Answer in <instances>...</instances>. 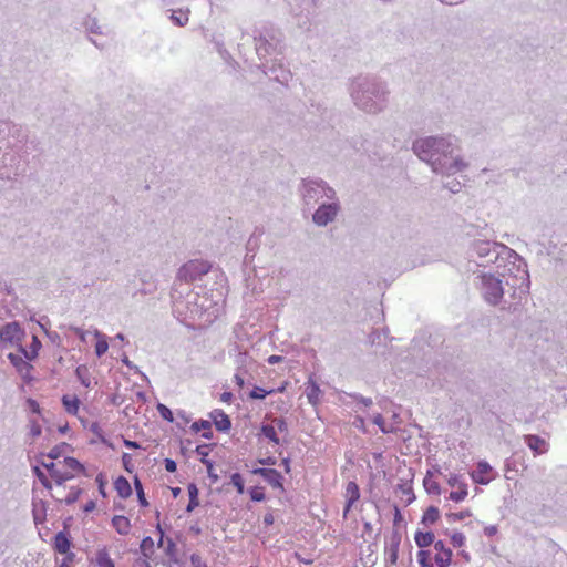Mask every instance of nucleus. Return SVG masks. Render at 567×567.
<instances>
[{
  "label": "nucleus",
  "instance_id": "nucleus-1",
  "mask_svg": "<svg viewBox=\"0 0 567 567\" xmlns=\"http://www.w3.org/2000/svg\"><path fill=\"white\" fill-rule=\"evenodd\" d=\"M414 153L427 162L434 172L442 174H455L466 167V163L460 157H453V147L443 137L420 138L413 144Z\"/></svg>",
  "mask_w": 567,
  "mask_h": 567
},
{
  "label": "nucleus",
  "instance_id": "nucleus-2",
  "mask_svg": "<svg viewBox=\"0 0 567 567\" xmlns=\"http://www.w3.org/2000/svg\"><path fill=\"white\" fill-rule=\"evenodd\" d=\"M42 465L47 468L56 486H61L66 481L85 472L84 466L74 457H65L62 461L50 463L43 462Z\"/></svg>",
  "mask_w": 567,
  "mask_h": 567
},
{
  "label": "nucleus",
  "instance_id": "nucleus-3",
  "mask_svg": "<svg viewBox=\"0 0 567 567\" xmlns=\"http://www.w3.org/2000/svg\"><path fill=\"white\" fill-rule=\"evenodd\" d=\"M482 282L485 300L492 305H497L504 295L501 280L492 275H485Z\"/></svg>",
  "mask_w": 567,
  "mask_h": 567
},
{
  "label": "nucleus",
  "instance_id": "nucleus-4",
  "mask_svg": "<svg viewBox=\"0 0 567 567\" xmlns=\"http://www.w3.org/2000/svg\"><path fill=\"white\" fill-rule=\"evenodd\" d=\"M447 485L453 488L449 494V499L454 503H461L468 496V485L462 475L451 473L446 480Z\"/></svg>",
  "mask_w": 567,
  "mask_h": 567
},
{
  "label": "nucleus",
  "instance_id": "nucleus-5",
  "mask_svg": "<svg viewBox=\"0 0 567 567\" xmlns=\"http://www.w3.org/2000/svg\"><path fill=\"white\" fill-rule=\"evenodd\" d=\"M8 359L10 360L11 364L16 368L17 372L20 374V377L25 382H31L33 380L32 371L33 367L29 362V360H25L24 355L21 354H13L9 353Z\"/></svg>",
  "mask_w": 567,
  "mask_h": 567
},
{
  "label": "nucleus",
  "instance_id": "nucleus-6",
  "mask_svg": "<svg viewBox=\"0 0 567 567\" xmlns=\"http://www.w3.org/2000/svg\"><path fill=\"white\" fill-rule=\"evenodd\" d=\"M209 266L204 261L192 260L179 269V276L185 280L193 281L198 275L206 274Z\"/></svg>",
  "mask_w": 567,
  "mask_h": 567
},
{
  "label": "nucleus",
  "instance_id": "nucleus-7",
  "mask_svg": "<svg viewBox=\"0 0 567 567\" xmlns=\"http://www.w3.org/2000/svg\"><path fill=\"white\" fill-rule=\"evenodd\" d=\"M470 476L474 483L487 485L494 478L493 467L486 461H480Z\"/></svg>",
  "mask_w": 567,
  "mask_h": 567
},
{
  "label": "nucleus",
  "instance_id": "nucleus-8",
  "mask_svg": "<svg viewBox=\"0 0 567 567\" xmlns=\"http://www.w3.org/2000/svg\"><path fill=\"white\" fill-rule=\"evenodd\" d=\"M23 330L17 322H10L0 329V340L2 342L16 343L21 340Z\"/></svg>",
  "mask_w": 567,
  "mask_h": 567
},
{
  "label": "nucleus",
  "instance_id": "nucleus-9",
  "mask_svg": "<svg viewBox=\"0 0 567 567\" xmlns=\"http://www.w3.org/2000/svg\"><path fill=\"white\" fill-rule=\"evenodd\" d=\"M338 213L337 205L329 204L320 206L313 214V221L319 226H324L333 220Z\"/></svg>",
  "mask_w": 567,
  "mask_h": 567
},
{
  "label": "nucleus",
  "instance_id": "nucleus-10",
  "mask_svg": "<svg viewBox=\"0 0 567 567\" xmlns=\"http://www.w3.org/2000/svg\"><path fill=\"white\" fill-rule=\"evenodd\" d=\"M434 549L436 551L434 560L437 567H450L452 563V550L447 548L442 540L434 543Z\"/></svg>",
  "mask_w": 567,
  "mask_h": 567
},
{
  "label": "nucleus",
  "instance_id": "nucleus-11",
  "mask_svg": "<svg viewBox=\"0 0 567 567\" xmlns=\"http://www.w3.org/2000/svg\"><path fill=\"white\" fill-rule=\"evenodd\" d=\"M344 497H346V506H344V509H343V518H347L349 512L351 511L353 504L359 501L360 498V489H359V486L355 482L353 481H350L347 483L346 485V492H344Z\"/></svg>",
  "mask_w": 567,
  "mask_h": 567
},
{
  "label": "nucleus",
  "instance_id": "nucleus-12",
  "mask_svg": "<svg viewBox=\"0 0 567 567\" xmlns=\"http://www.w3.org/2000/svg\"><path fill=\"white\" fill-rule=\"evenodd\" d=\"M254 474L262 476L274 488L284 489L282 475L274 468H255Z\"/></svg>",
  "mask_w": 567,
  "mask_h": 567
},
{
  "label": "nucleus",
  "instance_id": "nucleus-13",
  "mask_svg": "<svg viewBox=\"0 0 567 567\" xmlns=\"http://www.w3.org/2000/svg\"><path fill=\"white\" fill-rule=\"evenodd\" d=\"M528 447L534 452V455L545 454L548 451V443L546 440L538 435L528 434L524 436Z\"/></svg>",
  "mask_w": 567,
  "mask_h": 567
},
{
  "label": "nucleus",
  "instance_id": "nucleus-14",
  "mask_svg": "<svg viewBox=\"0 0 567 567\" xmlns=\"http://www.w3.org/2000/svg\"><path fill=\"white\" fill-rule=\"evenodd\" d=\"M210 416H212L213 422L218 431L226 432L230 429V426H231L230 419L223 410H219V409L214 410L210 413Z\"/></svg>",
  "mask_w": 567,
  "mask_h": 567
},
{
  "label": "nucleus",
  "instance_id": "nucleus-15",
  "mask_svg": "<svg viewBox=\"0 0 567 567\" xmlns=\"http://www.w3.org/2000/svg\"><path fill=\"white\" fill-rule=\"evenodd\" d=\"M53 548L55 551L63 554L65 556L71 554V551H70L71 542L64 532H59L54 536Z\"/></svg>",
  "mask_w": 567,
  "mask_h": 567
},
{
  "label": "nucleus",
  "instance_id": "nucleus-16",
  "mask_svg": "<svg viewBox=\"0 0 567 567\" xmlns=\"http://www.w3.org/2000/svg\"><path fill=\"white\" fill-rule=\"evenodd\" d=\"M80 399L75 394H64L62 396V405L66 413L76 415L80 409Z\"/></svg>",
  "mask_w": 567,
  "mask_h": 567
},
{
  "label": "nucleus",
  "instance_id": "nucleus-17",
  "mask_svg": "<svg viewBox=\"0 0 567 567\" xmlns=\"http://www.w3.org/2000/svg\"><path fill=\"white\" fill-rule=\"evenodd\" d=\"M112 526L120 535H128L132 529L131 520L123 515H115L112 518Z\"/></svg>",
  "mask_w": 567,
  "mask_h": 567
},
{
  "label": "nucleus",
  "instance_id": "nucleus-18",
  "mask_svg": "<svg viewBox=\"0 0 567 567\" xmlns=\"http://www.w3.org/2000/svg\"><path fill=\"white\" fill-rule=\"evenodd\" d=\"M93 564L96 567H115V563L111 558L106 548H102L96 551Z\"/></svg>",
  "mask_w": 567,
  "mask_h": 567
},
{
  "label": "nucleus",
  "instance_id": "nucleus-19",
  "mask_svg": "<svg viewBox=\"0 0 567 567\" xmlns=\"http://www.w3.org/2000/svg\"><path fill=\"white\" fill-rule=\"evenodd\" d=\"M114 488L122 498H127L132 494L131 484L123 476H120L118 478L115 480Z\"/></svg>",
  "mask_w": 567,
  "mask_h": 567
},
{
  "label": "nucleus",
  "instance_id": "nucleus-20",
  "mask_svg": "<svg viewBox=\"0 0 567 567\" xmlns=\"http://www.w3.org/2000/svg\"><path fill=\"white\" fill-rule=\"evenodd\" d=\"M320 394L321 390L319 385L313 380H309L307 382V398L309 403L317 405L320 401Z\"/></svg>",
  "mask_w": 567,
  "mask_h": 567
},
{
  "label": "nucleus",
  "instance_id": "nucleus-21",
  "mask_svg": "<svg viewBox=\"0 0 567 567\" xmlns=\"http://www.w3.org/2000/svg\"><path fill=\"white\" fill-rule=\"evenodd\" d=\"M434 538H435V536L432 532L417 530L414 535L415 544L420 548H425V547H429L430 545H432L434 543Z\"/></svg>",
  "mask_w": 567,
  "mask_h": 567
},
{
  "label": "nucleus",
  "instance_id": "nucleus-22",
  "mask_svg": "<svg viewBox=\"0 0 567 567\" xmlns=\"http://www.w3.org/2000/svg\"><path fill=\"white\" fill-rule=\"evenodd\" d=\"M440 509L436 506L427 507L422 515V524L433 525L440 519Z\"/></svg>",
  "mask_w": 567,
  "mask_h": 567
},
{
  "label": "nucleus",
  "instance_id": "nucleus-23",
  "mask_svg": "<svg viewBox=\"0 0 567 567\" xmlns=\"http://www.w3.org/2000/svg\"><path fill=\"white\" fill-rule=\"evenodd\" d=\"M81 493H82L81 488L72 487L66 495H61L60 493H58V494H52V496L60 502H65L66 504H73L79 499V496Z\"/></svg>",
  "mask_w": 567,
  "mask_h": 567
},
{
  "label": "nucleus",
  "instance_id": "nucleus-24",
  "mask_svg": "<svg viewBox=\"0 0 567 567\" xmlns=\"http://www.w3.org/2000/svg\"><path fill=\"white\" fill-rule=\"evenodd\" d=\"M94 336L96 339L95 353L100 358L106 353V351L109 349V342H107L106 336L99 331H95Z\"/></svg>",
  "mask_w": 567,
  "mask_h": 567
},
{
  "label": "nucleus",
  "instance_id": "nucleus-25",
  "mask_svg": "<svg viewBox=\"0 0 567 567\" xmlns=\"http://www.w3.org/2000/svg\"><path fill=\"white\" fill-rule=\"evenodd\" d=\"M187 492H188V496H189V503H188L186 509H187V512H192L199 505V502H198V493L199 492H198L196 484H194V483L188 484Z\"/></svg>",
  "mask_w": 567,
  "mask_h": 567
},
{
  "label": "nucleus",
  "instance_id": "nucleus-26",
  "mask_svg": "<svg viewBox=\"0 0 567 567\" xmlns=\"http://www.w3.org/2000/svg\"><path fill=\"white\" fill-rule=\"evenodd\" d=\"M40 348H41V342L39 341V339L35 336H33L30 351H27L24 348L21 347L20 352L24 355V358L27 360L32 361L33 359L37 358L38 351Z\"/></svg>",
  "mask_w": 567,
  "mask_h": 567
},
{
  "label": "nucleus",
  "instance_id": "nucleus-27",
  "mask_svg": "<svg viewBox=\"0 0 567 567\" xmlns=\"http://www.w3.org/2000/svg\"><path fill=\"white\" fill-rule=\"evenodd\" d=\"M193 429L196 431V432H202V435L203 437L205 439H210L213 436V433H212V424L209 421H206V420H200L198 422H195L193 424Z\"/></svg>",
  "mask_w": 567,
  "mask_h": 567
},
{
  "label": "nucleus",
  "instance_id": "nucleus-28",
  "mask_svg": "<svg viewBox=\"0 0 567 567\" xmlns=\"http://www.w3.org/2000/svg\"><path fill=\"white\" fill-rule=\"evenodd\" d=\"M75 374L85 388H90L91 379L89 374V369L85 365H79L75 370Z\"/></svg>",
  "mask_w": 567,
  "mask_h": 567
},
{
  "label": "nucleus",
  "instance_id": "nucleus-29",
  "mask_svg": "<svg viewBox=\"0 0 567 567\" xmlns=\"http://www.w3.org/2000/svg\"><path fill=\"white\" fill-rule=\"evenodd\" d=\"M261 433L265 437H267L268 440H270L271 442H274L275 444H279V437L277 435V432H276V429L274 425H264L261 427Z\"/></svg>",
  "mask_w": 567,
  "mask_h": 567
},
{
  "label": "nucleus",
  "instance_id": "nucleus-30",
  "mask_svg": "<svg viewBox=\"0 0 567 567\" xmlns=\"http://www.w3.org/2000/svg\"><path fill=\"white\" fill-rule=\"evenodd\" d=\"M134 486H135V491H136L137 498H138L141 506H143V507L148 506V502L144 494L143 485L137 477L134 478Z\"/></svg>",
  "mask_w": 567,
  "mask_h": 567
},
{
  "label": "nucleus",
  "instance_id": "nucleus-31",
  "mask_svg": "<svg viewBox=\"0 0 567 567\" xmlns=\"http://www.w3.org/2000/svg\"><path fill=\"white\" fill-rule=\"evenodd\" d=\"M417 561L420 564V567H433V564L431 561V554L429 550L421 549L417 553Z\"/></svg>",
  "mask_w": 567,
  "mask_h": 567
},
{
  "label": "nucleus",
  "instance_id": "nucleus-32",
  "mask_svg": "<svg viewBox=\"0 0 567 567\" xmlns=\"http://www.w3.org/2000/svg\"><path fill=\"white\" fill-rule=\"evenodd\" d=\"M272 393H275V389H272V390H265V389H262L260 386H255L251 390L249 396L251 399H265L268 394H272Z\"/></svg>",
  "mask_w": 567,
  "mask_h": 567
},
{
  "label": "nucleus",
  "instance_id": "nucleus-33",
  "mask_svg": "<svg viewBox=\"0 0 567 567\" xmlns=\"http://www.w3.org/2000/svg\"><path fill=\"white\" fill-rule=\"evenodd\" d=\"M231 484L236 487L238 494H243L245 491L244 478L239 473H234L230 476Z\"/></svg>",
  "mask_w": 567,
  "mask_h": 567
},
{
  "label": "nucleus",
  "instance_id": "nucleus-34",
  "mask_svg": "<svg viewBox=\"0 0 567 567\" xmlns=\"http://www.w3.org/2000/svg\"><path fill=\"white\" fill-rule=\"evenodd\" d=\"M472 516V513L470 509H464V511H461V512H457V513H450L446 515L447 519L451 520V522H458V520H463L467 517Z\"/></svg>",
  "mask_w": 567,
  "mask_h": 567
},
{
  "label": "nucleus",
  "instance_id": "nucleus-35",
  "mask_svg": "<svg viewBox=\"0 0 567 567\" xmlns=\"http://www.w3.org/2000/svg\"><path fill=\"white\" fill-rule=\"evenodd\" d=\"M33 472L34 474L37 475V477L39 478V481L41 482V484L47 488V489H52V483L51 481L47 477V475L38 467L35 466L33 468Z\"/></svg>",
  "mask_w": 567,
  "mask_h": 567
},
{
  "label": "nucleus",
  "instance_id": "nucleus-36",
  "mask_svg": "<svg viewBox=\"0 0 567 567\" xmlns=\"http://www.w3.org/2000/svg\"><path fill=\"white\" fill-rule=\"evenodd\" d=\"M465 542H466V537L463 533L455 532L451 536V543L456 548L464 546Z\"/></svg>",
  "mask_w": 567,
  "mask_h": 567
},
{
  "label": "nucleus",
  "instance_id": "nucleus-37",
  "mask_svg": "<svg viewBox=\"0 0 567 567\" xmlns=\"http://www.w3.org/2000/svg\"><path fill=\"white\" fill-rule=\"evenodd\" d=\"M250 497L255 502H261L265 499V492L262 487L255 486L249 491Z\"/></svg>",
  "mask_w": 567,
  "mask_h": 567
},
{
  "label": "nucleus",
  "instance_id": "nucleus-38",
  "mask_svg": "<svg viewBox=\"0 0 567 567\" xmlns=\"http://www.w3.org/2000/svg\"><path fill=\"white\" fill-rule=\"evenodd\" d=\"M400 489H401L402 494L406 497L405 498L406 504H411L415 499V495H414L411 486L402 485V486H400Z\"/></svg>",
  "mask_w": 567,
  "mask_h": 567
},
{
  "label": "nucleus",
  "instance_id": "nucleus-39",
  "mask_svg": "<svg viewBox=\"0 0 567 567\" xmlns=\"http://www.w3.org/2000/svg\"><path fill=\"white\" fill-rule=\"evenodd\" d=\"M171 19L175 22V24H177L179 27H183V25H185L188 22L187 14H185L183 12H179L178 16L176 13H173L171 16Z\"/></svg>",
  "mask_w": 567,
  "mask_h": 567
},
{
  "label": "nucleus",
  "instance_id": "nucleus-40",
  "mask_svg": "<svg viewBox=\"0 0 567 567\" xmlns=\"http://www.w3.org/2000/svg\"><path fill=\"white\" fill-rule=\"evenodd\" d=\"M398 558H399V543L391 546V548L389 550V561L392 565H395L398 561Z\"/></svg>",
  "mask_w": 567,
  "mask_h": 567
},
{
  "label": "nucleus",
  "instance_id": "nucleus-41",
  "mask_svg": "<svg viewBox=\"0 0 567 567\" xmlns=\"http://www.w3.org/2000/svg\"><path fill=\"white\" fill-rule=\"evenodd\" d=\"M424 486H425L426 491L430 493H434L437 495L441 493L440 485L436 482H430L425 478Z\"/></svg>",
  "mask_w": 567,
  "mask_h": 567
},
{
  "label": "nucleus",
  "instance_id": "nucleus-42",
  "mask_svg": "<svg viewBox=\"0 0 567 567\" xmlns=\"http://www.w3.org/2000/svg\"><path fill=\"white\" fill-rule=\"evenodd\" d=\"M30 434L32 437H37L41 434V426L37 421L30 422Z\"/></svg>",
  "mask_w": 567,
  "mask_h": 567
},
{
  "label": "nucleus",
  "instance_id": "nucleus-43",
  "mask_svg": "<svg viewBox=\"0 0 567 567\" xmlns=\"http://www.w3.org/2000/svg\"><path fill=\"white\" fill-rule=\"evenodd\" d=\"M74 554L71 553L66 555L58 565V567H71L73 560H74Z\"/></svg>",
  "mask_w": 567,
  "mask_h": 567
},
{
  "label": "nucleus",
  "instance_id": "nucleus-44",
  "mask_svg": "<svg viewBox=\"0 0 567 567\" xmlns=\"http://www.w3.org/2000/svg\"><path fill=\"white\" fill-rule=\"evenodd\" d=\"M164 465H165V470L169 473H174L177 470L176 462L171 458H165Z\"/></svg>",
  "mask_w": 567,
  "mask_h": 567
},
{
  "label": "nucleus",
  "instance_id": "nucleus-45",
  "mask_svg": "<svg viewBox=\"0 0 567 567\" xmlns=\"http://www.w3.org/2000/svg\"><path fill=\"white\" fill-rule=\"evenodd\" d=\"M159 411H161V414L163 417L172 421L173 420V416H172V412L165 406V405H159L158 406Z\"/></svg>",
  "mask_w": 567,
  "mask_h": 567
},
{
  "label": "nucleus",
  "instance_id": "nucleus-46",
  "mask_svg": "<svg viewBox=\"0 0 567 567\" xmlns=\"http://www.w3.org/2000/svg\"><path fill=\"white\" fill-rule=\"evenodd\" d=\"M295 558H296L299 563H302V564H306V565H312V564H313V561H315L312 558L302 557L299 553H295Z\"/></svg>",
  "mask_w": 567,
  "mask_h": 567
},
{
  "label": "nucleus",
  "instance_id": "nucleus-47",
  "mask_svg": "<svg viewBox=\"0 0 567 567\" xmlns=\"http://www.w3.org/2000/svg\"><path fill=\"white\" fill-rule=\"evenodd\" d=\"M402 520H403V516H402L399 507L395 505L394 506V518H393L394 525H399Z\"/></svg>",
  "mask_w": 567,
  "mask_h": 567
},
{
  "label": "nucleus",
  "instance_id": "nucleus-48",
  "mask_svg": "<svg viewBox=\"0 0 567 567\" xmlns=\"http://www.w3.org/2000/svg\"><path fill=\"white\" fill-rule=\"evenodd\" d=\"M28 405L30 406L32 412L40 413V405H39V403L35 400L29 399L28 400Z\"/></svg>",
  "mask_w": 567,
  "mask_h": 567
},
{
  "label": "nucleus",
  "instance_id": "nucleus-49",
  "mask_svg": "<svg viewBox=\"0 0 567 567\" xmlns=\"http://www.w3.org/2000/svg\"><path fill=\"white\" fill-rule=\"evenodd\" d=\"M96 507V504L94 501H89L84 506H83V511L85 513H90L92 511H94Z\"/></svg>",
  "mask_w": 567,
  "mask_h": 567
},
{
  "label": "nucleus",
  "instance_id": "nucleus-50",
  "mask_svg": "<svg viewBox=\"0 0 567 567\" xmlns=\"http://www.w3.org/2000/svg\"><path fill=\"white\" fill-rule=\"evenodd\" d=\"M275 522V517L271 513H267L265 516H264V524L266 526H270L272 525Z\"/></svg>",
  "mask_w": 567,
  "mask_h": 567
},
{
  "label": "nucleus",
  "instance_id": "nucleus-51",
  "mask_svg": "<svg viewBox=\"0 0 567 567\" xmlns=\"http://www.w3.org/2000/svg\"><path fill=\"white\" fill-rule=\"evenodd\" d=\"M281 360H282V358H281L280 355H276V354L270 355V357L268 358V362H269L270 364L278 363V362H280Z\"/></svg>",
  "mask_w": 567,
  "mask_h": 567
},
{
  "label": "nucleus",
  "instance_id": "nucleus-52",
  "mask_svg": "<svg viewBox=\"0 0 567 567\" xmlns=\"http://www.w3.org/2000/svg\"><path fill=\"white\" fill-rule=\"evenodd\" d=\"M220 399L223 402L229 403L233 399V394L230 392H224Z\"/></svg>",
  "mask_w": 567,
  "mask_h": 567
},
{
  "label": "nucleus",
  "instance_id": "nucleus-53",
  "mask_svg": "<svg viewBox=\"0 0 567 567\" xmlns=\"http://www.w3.org/2000/svg\"><path fill=\"white\" fill-rule=\"evenodd\" d=\"M259 462L265 465H275L276 464V460L274 457H267L265 460H260Z\"/></svg>",
  "mask_w": 567,
  "mask_h": 567
},
{
  "label": "nucleus",
  "instance_id": "nucleus-54",
  "mask_svg": "<svg viewBox=\"0 0 567 567\" xmlns=\"http://www.w3.org/2000/svg\"><path fill=\"white\" fill-rule=\"evenodd\" d=\"M124 445L130 449H137L138 444L134 441L125 440Z\"/></svg>",
  "mask_w": 567,
  "mask_h": 567
},
{
  "label": "nucleus",
  "instance_id": "nucleus-55",
  "mask_svg": "<svg viewBox=\"0 0 567 567\" xmlns=\"http://www.w3.org/2000/svg\"><path fill=\"white\" fill-rule=\"evenodd\" d=\"M148 544H150L151 546L153 545V540H152V538H151V537H146V538H144V539H143V542H142L141 547H142V548H144L145 546H148Z\"/></svg>",
  "mask_w": 567,
  "mask_h": 567
},
{
  "label": "nucleus",
  "instance_id": "nucleus-56",
  "mask_svg": "<svg viewBox=\"0 0 567 567\" xmlns=\"http://www.w3.org/2000/svg\"><path fill=\"white\" fill-rule=\"evenodd\" d=\"M148 544H150L151 546L153 545V540H152V538H151V537H146V538H144V539H143V542H142L141 547H142V548H144L145 546H148Z\"/></svg>",
  "mask_w": 567,
  "mask_h": 567
},
{
  "label": "nucleus",
  "instance_id": "nucleus-57",
  "mask_svg": "<svg viewBox=\"0 0 567 567\" xmlns=\"http://www.w3.org/2000/svg\"><path fill=\"white\" fill-rule=\"evenodd\" d=\"M235 381L239 388L244 386V379L240 375H235Z\"/></svg>",
  "mask_w": 567,
  "mask_h": 567
},
{
  "label": "nucleus",
  "instance_id": "nucleus-58",
  "mask_svg": "<svg viewBox=\"0 0 567 567\" xmlns=\"http://www.w3.org/2000/svg\"><path fill=\"white\" fill-rule=\"evenodd\" d=\"M382 422H383V421H382V416H381V415H378V416L374 419V423H375V424H378V425L381 427V430H382L383 432H386V431L382 427Z\"/></svg>",
  "mask_w": 567,
  "mask_h": 567
},
{
  "label": "nucleus",
  "instance_id": "nucleus-59",
  "mask_svg": "<svg viewBox=\"0 0 567 567\" xmlns=\"http://www.w3.org/2000/svg\"><path fill=\"white\" fill-rule=\"evenodd\" d=\"M49 457L50 458H58L59 457V452H58V449H53L50 453H49Z\"/></svg>",
  "mask_w": 567,
  "mask_h": 567
},
{
  "label": "nucleus",
  "instance_id": "nucleus-60",
  "mask_svg": "<svg viewBox=\"0 0 567 567\" xmlns=\"http://www.w3.org/2000/svg\"><path fill=\"white\" fill-rule=\"evenodd\" d=\"M440 1L443 3L450 4V6H453V4L458 3L461 0H440Z\"/></svg>",
  "mask_w": 567,
  "mask_h": 567
},
{
  "label": "nucleus",
  "instance_id": "nucleus-61",
  "mask_svg": "<svg viewBox=\"0 0 567 567\" xmlns=\"http://www.w3.org/2000/svg\"><path fill=\"white\" fill-rule=\"evenodd\" d=\"M128 460H130V455L128 454H124L123 455V462H124V466H125L126 470H128V467H127Z\"/></svg>",
  "mask_w": 567,
  "mask_h": 567
},
{
  "label": "nucleus",
  "instance_id": "nucleus-62",
  "mask_svg": "<svg viewBox=\"0 0 567 567\" xmlns=\"http://www.w3.org/2000/svg\"><path fill=\"white\" fill-rule=\"evenodd\" d=\"M203 463H205V464H206L208 472H210V470H212V467H213L212 462L203 460Z\"/></svg>",
  "mask_w": 567,
  "mask_h": 567
},
{
  "label": "nucleus",
  "instance_id": "nucleus-63",
  "mask_svg": "<svg viewBox=\"0 0 567 567\" xmlns=\"http://www.w3.org/2000/svg\"><path fill=\"white\" fill-rule=\"evenodd\" d=\"M278 423L279 429H282L285 426V422L282 420H276Z\"/></svg>",
  "mask_w": 567,
  "mask_h": 567
},
{
  "label": "nucleus",
  "instance_id": "nucleus-64",
  "mask_svg": "<svg viewBox=\"0 0 567 567\" xmlns=\"http://www.w3.org/2000/svg\"><path fill=\"white\" fill-rule=\"evenodd\" d=\"M285 389H286V386H285V385H282V386H280V388L276 389V390H275V393H277V392H278V393H282V392L285 391Z\"/></svg>",
  "mask_w": 567,
  "mask_h": 567
}]
</instances>
